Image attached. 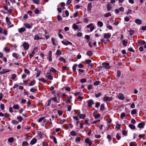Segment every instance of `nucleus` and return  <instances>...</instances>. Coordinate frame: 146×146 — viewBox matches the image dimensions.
<instances>
[{
    "mask_svg": "<svg viewBox=\"0 0 146 146\" xmlns=\"http://www.w3.org/2000/svg\"><path fill=\"white\" fill-rule=\"evenodd\" d=\"M94 104V101L92 100H90L88 102V106L89 107H91Z\"/></svg>",
    "mask_w": 146,
    "mask_h": 146,
    "instance_id": "20e7f679",
    "label": "nucleus"
},
{
    "mask_svg": "<svg viewBox=\"0 0 146 146\" xmlns=\"http://www.w3.org/2000/svg\"><path fill=\"white\" fill-rule=\"evenodd\" d=\"M78 66L77 64H75L72 67L73 68V71L75 72L76 71V67Z\"/></svg>",
    "mask_w": 146,
    "mask_h": 146,
    "instance_id": "ea45409f",
    "label": "nucleus"
},
{
    "mask_svg": "<svg viewBox=\"0 0 146 146\" xmlns=\"http://www.w3.org/2000/svg\"><path fill=\"white\" fill-rule=\"evenodd\" d=\"M121 72L120 71L118 70L117 72V76L118 77H119L121 75Z\"/></svg>",
    "mask_w": 146,
    "mask_h": 146,
    "instance_id": "6e6d98bb",
    "label": "nucleus"
},
{
    "mask_svg": "<svg viewBox=\"0 0 146 146\" xmlns=\"http://www.w3.org/2000/svg\"><path fill=\"white\" fill-rule=\"evenodd\" d=\"M37 141V140L36 138H34L31 140V141L30 143L31 145H33Z\"/></svg>",
    "mask_w": 146,
    "mask_h": 146,
    "instance_id": "1a4fd4ad",
    "label": "nucleus"
},
{
    "mask_svg": "<svg viewBox=\"0 0 146 146\" xmlns=\"http://www.w3.org/2000/svg\"><path fill=\"white\" fill-rule=\"evenodd\" d=\"M127 43V41H126L125 40H124L123 41V45L125 46H126V44Z\"/></svg>",
    "mask_w": 146,
    "mask_h": 146,
    "instance_id": "37998d69",
    "label": "nucleus"
},
{
    "mask_svg": "<svg viewBox=\"0 0 146 146\" xmlns=\"http://www.w3.org/2000/svg\"><path fill=\"white\" fill-rule=\"evenodd\" d=\"M92 8V4L91 3H89L88 5L87 10L88 11H90Z\"/></svg>",
    "mask_w": 146,
    "mask_h": 146,
    "instance_id": "ddd939ff",
    "label": "nucleus"
},
{
    "mask_svg": "<svg viewBox=\"0 0 146 146\" xmlns=\"http://www.w3.org/2000/svg\"><path fill=\"white\" fill-rule=\"evenodd\" d=\"M136 113L137 111L135 109L131 111L132 114H135Z\"/></svg>",
    "mask_w": 146,
    "mask_h": 146,
    "instance_id": "de8ad7c7",
    "label": "nucleus"
},
{
    "mask_svg": "<svg viewBox=\"0 0 146 146\" xmlns=\"http://www.w3.org/2000/svg\"><path fill=\"white\" fill-rule=\"evenodd\" d=\"M17 119L19 120V122L21 121L23 119L22 117L21 116H18Z\"/></svg>",
    "mask_w": 146,
    "mask_h": 146,
    "instance_id": "a18cd8bd",
    "label": "nucleus"
},
{
    "mask_svg": "<svg viewBox=\"0 0 146 146\" xmlns=\"http://www.w3.org/2000/svg\"><path fill=\"white\" fill-rule=\"evenodd\" d=\"M128 51H130V52H135V50L133 49L132 48H131V47L130 48H129L128 49Z\"/></svg>",
    "mask_w": 146,
    "mask_h": 146,
    "instance_id": "864d4df0",
    "label": "nucleus"
},
{
    "mask_svg": "<svg viewBox=\"0 0 146 146\" xmlns=\"http://www.w3.org/2000/svg\"><path fill=\"white\" fill-rule=\"evenodd\" d=\"M131 122L132 123L134 124L136 123V121L134 119H132L131 120Z\"/></svg>",
    "mask_w": 146,
    "mask_h": 146,
    "instance_id": "774afa93",
    "label": "nucleus"
},
{
    "mask_svg": "<svg viewBox=\"0 0 146 146\" xmlns=\"http://www.w3.org/2000/svg\"><path fill=\"white\" fill-rule=\"evenodd\" d=\"M86 115L85 114H80L79 115V117L81 119H84L86 117Z\"/></svg>",
    "mask_w": 146,
    "mask_h": 146,
    "instance_id": "2f4dec72",
    "label": "nucleus"
},
{
    "mask_svg": "<svg viewBox=\"0 0 146 146\" xmlns=\"http://www.w3.org/2000/svg\"><path fill=\"white\" fill-rule=\"evenodd\" d=\"M43 39L41 37H40L38 35H36L35 36L34 39L35 40H38V39Z\"/></svg>",
    "mask_w": 146,
    "mask_h": 146,
    "instance_id": "f8f14e48",
    "label": "nucleus"
},
{
    "mask_svg": "<svg viewBox=\"0 0 146 146\" xmlns=\"http://www.w3.org/2000/svg\"><path fill=\"white\" fill-rule=\"evenodd\" d=\"M85 37L88 41H89L90 39V36L88 35H86L85 36Z\"/></svg>",
    "mask_w": 146,
    "mask_h": 146,
    "instance_id": "bf43d9fd",
    "label": "nucleus"
},
{
    "mask_svg": "<svg viewBox=\"0 0 146 146\" xmlns=\"http://www.w3.org/2000/svg\"><path fill=\"white\" fill-rule=\"evenodd\" d=\"M72 98V96H70L69 97V98L66 101V103L67 104L70 103L71 102L70 100Z\"/></svg>",
    "mask_w": 146,
    "mask_h": 146,
    "instance_id": "79ce46f5",
    "label": "nucleus"
},
{
    "mask_svg": "<svg viewBox=\"0 0 146 146\" xmlns=\"http://www.w3.org/2000/svg\"><path fill=\"white\" fill-rule=\"evenodd\" d=\"M129 126L131 129H134L135 128V126L132 124H129Z\"/></svg>",
    "mask_w": 146,
    "mask_h": 146,
    "instance_id": "393cba45",
    "label": "nucleus"
},
{
    "mask_svg": "<svg viewBox=\"0 0 146 146\" xmlns=\"http://www.w3.org/2000/svg\"><path fill=\"white\" fill-rule=\"evenodd\" d=\"M102 65L106 69H109L110 68V67L109 66L110 64L108 63L104 62L103 63Z\"/></svg>",
    "mask_w": 146,
    "mask_h": 146,
    "instance_id": "7ed1b4c3",
    "label": "nucleus"
},
{
    "mask_svg": "<svg viewBox=\"0 0 146 146\" xmlns=\"http://www.w3.org/2000/svg\"><path fill=\"white\" fill-rule=\"evenodd\" d=\"M105 109V107L103 104H102L100 106V110H104Z\"/></svg>",
    "mask_w": 146,
    "mask_h": 146,
    "instance_id": "72a5a7b5",
    "label": "nucleus"
},
{
    "mask_svg": "<svg viewBox=\"0 0 146 146\" xmlns=\"http://www.w3.org/2000/svg\"><path fill=\"white\" fill-rule=\"evenodd\" d=\"M24 71L27 74H29L30 73V71L27 69H25Z\"/></svg>",
    "mask_w": 146,
    "mask_h": 146,
    "instance_id": "69168bd1",
    "label": "nucleus"
},
{
    "mask_svg": "<svg viewBox=\"0 0 146 146\" xmlns=\"http://www.w3.org/2000/svg\"><path fill=\"white\" fill-rule=\"evenodd\" d=\"M46 77L50 80H52L53 78V77L50 75H46Z\"/></svg>",
    "mask_w": 146,
    "mask_h": 146,
    "instance_id": "5701e85b",
    "label": "nucleus"
},
{
    "mask_svg": "<svg viewBox=\"0 0 146 146\" xmlns=\"http://www.w3.org/2000/svg\"><path fill=\"white\" fill-rule=\"evenodd\" d=\"M23 46L24 49L25 50H27L28 49L29 45L26 42H25L23 44Z\"/></svg>",
    "mask_w": 146,
    "mask_h": 146,
    "instance_id": "f03ea898",
    "label": "nucleus"
},
{
    "mask_svg": "<svg viewBox=\"0 0 146 146\" xmlns=\"http://www.w3.org/2000/svg\"><path fill=\"white\" fill-rule=\"evenodd\" d=\"M61 42L63 44L65 45H67L68 44L72 45V43L71 42H69L66 39L64 40V41H62Z\"/></svg>",
    "mask_w": 146,
    "mask_h": 146,
    "instance_id": "f257e3e1",
    "label": "nucleus"
},
{
    "mask_svg": "<svg viewBox=\"0 0 146 146\" xmlns=\"http://www.w3.org/2000/svg\"><path fill=\"white\" fill-rule=\"evenodd\" d=\"M98 24L101 27L103 26V23L101 21H99L98 22Z\"/></svg>",
    "mask_w": 146,
    "mask_h": 146,
    "instance_id": "c756f323",
    "label": "nucleus"
},
{
    "mask_svg": "<svg viewBox=\"0 0 146 146\" xmlns=\"http://www.w3.org/2000/svg\"><path fill=\"white\" fill-rule=\"evenodd\" d=\"M24 25L25 27L28 29H30L32 28V26L29 24L27 23H25L24 24Z\"/></svg>",
    "mask_w": 146,
    "mask_h": 146,
    "instance_id": "a211bd4d",
    "label": "nucleus"
},
{
    "mask_svg": "<svg viewBox=\"0 0 146 146\" xmlns=\"http://www.w3.org/2000/svg\"><path fill=\"white\" fill-rule=\"evenodd\" d=\"M137 42L138 44L140 45H143L145 43V42L144 40H139Z\"/></svg>",
    "mask_w": 146,
    "mask_h": 146,
    "instance_id": "423d86ee",
    "label": "nucleus"
},
{
    "mask_svg": "<svg viewBox=\"0 0 146 146\" xmlns=\"http://www.w3.org/2000/svg\"><path fill=\"white\" fill-rule=\"evenodd\" d=\"M72 27L73 29L76 30L78 29V26L75 24H73Z\"/></svg>",
    "mask_w": 146,
    "mask_h": 146,
    "instance_id": "6ab92c4d",
    "label": "nucleus"
},
{
    "mask_svg": "<svg viewBox=\"0 0 146 146\" xmlns=\"http://www.w3.org/2000/svg\"><path fill=\"white\" fill-rule=\"evenodd\" d=\"M11 122L14 125H17L18 123V121L16 120H12Z\"/></svg>",
    "mask_w": 146,
    "mask_h": 146,
    "instance_id": "cd10ccee",
    "label": "nucleus"
},
{
    "mask_svg": "<svg viewBox=\"0 0 146 146\" xmlns=\"http://www.w3.org/2000/svg\"><path fill=\"white\" fill-rule=\"evenodd\" d=\"M59 60L60 61H62L64 63H65L66 62L65 60L62 57H60L59 58Z\"/></svg>",
    "mask_w": 146,
    "mask_h": 146,
    "instance_id": "a878e982",
    "label": "nucleus"
},
{
    "mask_svg": "<svg viewBox=\"0 0 146 146\" xmlns=\"http://www.w3.org/2000/svg\"><path fill=\"white\" fill-rule=\"evenodd\" d=\"M61 54V52L59 50H57L56 52V55L57 56H59Z\"/></svg>",
    "mask_w": 146,
    "mask_h": 146,
    "instance_id": "473e14b6",
    "label": "nucleus"
},
{
    "mask_svg": "<svg viewBox=\"0 0 146 146\" xmlns=\"http://www.w3.org/2000/svg\"><path fill=\"white\" fill-rule=\"evenodd\" d=\"M80 82L82 83H84L86 82V80L85 78H83L80 80Z\"/></svg>",
    "mask_w": 146,
    "mask_h": 146,
    "instance_id": "c03bdc74",
    "label": "nucleus"
},
{
    "mask_svg": "<svg viewBox=\"0 0 146 146\" xmlns=\"http://www.w3.org/2000/svg\"><path fill=\"white\" fill-rule=\"evenodd\" d=\"M129 32V34L131 35H133V33H134V31L132 30H130Z\"/></svg>",
    "mask_w": 146,
    "mask_h": 146,
    "instance_id": "052dcab7",
    "label": "nucleus"
},
{
    "mask_svg": "<svg viewBox=\"0 0 146 146\" xmlns=\"http://www.w3.org/2000/svg\"><path fill=\"white\" fill-rule=\"evenodd\" d=\"M145 125V124L144 123H141L138 124V127L139 128H143Z\"/></svg>",
    "mask_w": 146,
    "mask_h": 146,
    "instance_id": "9b49d317",
    "label": "nucleus"
},
{
    "mask_svg": "<svg viewBox=\"0 0 146 146\" xmlns=\"http://www.w3.org/2000/svg\"><path fill=\"white\" fill-rule=\"evenodd\" d=\"M38 80L39 81H41L44 83H45L46 82V81L45 80L44 78H43L39 79H38Z\"/></svg>",
    "mask_w": 146,
    "mask_h": 146,
    "instance_id": "a19ab883",
    "label": "nucleus"
},
{
    "mask_svg": "<svg viewBox=\"0 0 146 146\" xmlns=\"http://www.w3.org/2000/svg\"><path fill=\"white\" fill-rule=\"evenodd\" d=\"M50 99L51 100H53L54 102H56V103H58L60 102V100L59 99L58 100L56 96H55L53 98H51Z\"/></svg>",
    "mask_w": 146,
    "mask_h": 146,
    "instance_id": "39448f33",
    "label": "nucleus"
},
{
    "mask_svg": "<svg viewBox=\"0 0 146 146\" xmlns=\"http://www.w3.org/2000/svg\"><path fill=\"white\" fill-rule=\"evenodd\" d=\"M107 28L109 30H112L113 29L112 27L110 25H107Z\"/></svg>",
    "mask_w": 146,
    "mask_h": 146,
    "instance_id": "13d9d810",
    "label": "nucleus"
},
{
    "mask_svg": "<svg viewBox=\"0 0 146 146\" xmlns=\"http://www.w3.org/2000/svg\"><path fill=\"white\" fill-rule=\"evenodd\" d=\"M111 35L109 33L105 34L104 35V37L106 38H108L110 37Z\"/></svg>",
    "mask_w": 146,
    "mask_h": 146,
    "instance_id": "4468645a",
    "label": "nucleus"
},
{
    "mask_svg": "<svg viewBox=\"0 0 146 146\" xmlns=\"http://www.w3.org/2000/svg\"><path fill=\"white\" fill-rule=\"evenodd\" d=\"M135 143L131 142L129 144L130 146H137L136 145Z\"/></svg>",
    "mask_w": 146,
    "mask_h": 146,
    "instance_id": "58836bf2",
    "label": "nucleus"
},
{
    "mask_svg": "<svg viewBox=\"0 0 146 146\" xmlns=\"http://www.w3.org/2000/svg\"><path fill=\"white\" fill-rule=\"evenodd\" d=\"M101 95V93L100 92H99L98 94H95V96L96 98H98L100 97Z\"/></svg>",
    "mask_w": 146,
    "mask_h": 146,
    "instance_id": "e433bc0d",
    "label": "nucleus"
},
{
    "mask_svg": "<svg viewBox=\"0 0 146 146\" xmlns=\"http://www.w3.org/2000/svg\"><path fill=\"white\" fill-rule=\"evenodd\" d=\"M28 145V143L26 141H24L22 144L23 146H27Z\"/></svg>",
    "mask_w": 146,
    "mask_h": 146,
    "instance_id": "09e8293b",
    "label": "nucleus"
},
{
    "mask_svg": "<svg viewBox=\"0 0 146 146\" xmlns=\"http://www.w3.org/2000/svg\"><path fill=\"white\" fill-rule=\"evenodd\" d=\"M5 19L6 20V22L7 24L9 25H10L11 24V23L9 21V18L8 17H7L5 18Z\"/></svg>",
    "mask_w": 146,
    "mask_h": 146,
    "instance_id": "dca6fc26",
    "label": "nucleus"
},
{
    "mask_svg": "<svg viewBox=\"0 0 146 146\" xmlns=\"http://www.w3.org/2000/svg\"><path fill=\"white\" fill-rule=\"evenodd\" d=\"M103 100L105 102L110 101L112 100V99L111 98H108L107 96H105Z\"/></svg>",
    "mask_w": 146,
    "mask_h": 146,
    "instance_id": "0eeeda50",
    "label": "nucleus"
},
{
    "mask_svg": "<svg viewBox=\"0 0 146 146\" xmlns=\"http://www.w3.org/2000/svg\"><path fill=\"white\" fill-rule=\"evenodd\" d=\"M36 82L35 80L31 81L29 84V86H33L34 85L35 83Z\"/></svg>",
    "mask_w": 146,
    "mask_h": 146,
    "instance_id": "4be33fe9",
    "label": "nucleus"
},
{
    "mask_svg": "<svg viewBox=\"0 0 146 146\" xmlns=\"http://www.w3.org/2000/svg\"><path fill=\"white\" fill-rule=\"evenodd\" d=\"M0 108L2 110H3L5 108L4 105L3 104H1L0 105Z\"/></svg>",
    "mask_w": 146,
    "mask_h": 146,
    "instance_id": "3c124183",
    "label": "nucleus"
},
{
    "mask_svg": "<svg viewBox=\"0 0 146 146\" xmlns=\"http://www.w3.org/2000/svg\"><path fill=\"white\" fill-rule=\"evenodd\" d=\"M1 33H4L5 35H7V31L6 29H4L3 30L2 29Z\"/></svg>",
    "mask_w": 146,
    "mask_h": 146,
    "instance_id": "bb28decb",
    "label": "nucleus"
},
{
    "mask_svg": "<svg viewBox=\"0 0 146 146\" xmlns=\"http://www.w3.org/2000/svg\"><path fill=\"white\" fill-rule=\"evenodd\" d=\"M135 22L136 24L138 25H140L141 23V21L139 19H137L135 20Z\"/></svg>",
    "mask_w": 146,
    "mask_h": 146,
    "instance_id": "2eb2a0df",
    "label": "nucleus"
},
{
    "mask_svg": "<svg viewBox=\"0 0 146 146\" xmlns=\"http://www.w3.org/2000/svg\"><path fill=\"white\" fill-rule=\"evenodd\" d=\"M86 54L89 56H90L92 54V52L91 51H89L87 52Z\"/></svg>",
    "mask_w": 146,
    "mask_h": 146,
    "instance_id": "7c9ffc66",
    "label": "nucleus"
},
{
    "mask_svg": "<svg viewBox=\"0 0 146 146\" xmlns=\"http://www.w3.org/2000/svg\"><path fill=\"white\" fill-rule=\"evenodd\" d=\"M70 134L72 136H75L76 135V133L74 131H71L70 132Z\"/></svg>",
    "mask_w": 146,
    "mask_h": 146,
    "instance_id": "4c0bfd02",
    "label": "nucleus"
},
{
    "mask_svg": "<svg viewBox=\"0 0 146 146\" xmlns=\"http://www.w3.org/2000/svg\"><path fill=\"white\" fill-rule=\"evenodd\" d=\"M118 64L121 68H122L124 66V65L120 62H118Z\"/></svg>",
    "mask_w": 146,
    "mask_h": 146,
    "instance_id": "f704fd0d",
    "label": "nucleus"
},
{
    "mask_svg": "<svg viewBox=\"0 0 146 146\" xmlns=\"http://www.w3.org/2000/svg\"><path fill=\"white\" fill-rule=\"evenodd\" d=\"M116 128L118 129H119L120 128V125L119 124H117L116 126Z\"/></svg>",
    "mask_w": 146,
    "mask_h": 146,
    "instance_id": "680f3d73",
    "label": "nucleus"
},
{
    "mask_svg": "<svg viewBox=\"0 0 146 146\" xmlns=\"http://www.w3.org/2000/svg\"><path fill=\"white\" fill-rule=\"evenodd\" d=\"M13 108L15 109L18 110L19 109V106L18 105H15L13 106Z\"/></svg>",
    "mask_w": 146,
    "mask_h": 146,
    "instance_id": "b1692460",
    "label": "nucleus"
},
{
    "mask_svg": "<svg viewBox=\"0 0 146 146\" xmlns=\"http://www.w3.org/2000/svg\"><path fill=\"white\" fill-rule=\"evenodd\" d=\"M44 119L45 117H41L38 119V121L39 122H42V120H44Z\"/></svg>",
    "mask_w": 146,
    "mask_h": 146,
    "instance_id": "603ef678",
    "label": "nucleus"
},
{
    "mask_svg": "<svg viewBox=\"0 0 146 146\" xmlns=\"http://www.w3.org/2000/svg\"><path fill=\"white\" fill-rule=\"evenodd\" d=\"M111 16V14L110 13H106L104 15V16L105 17H108L109 16Z\"/></svg>",
    "mask_w": 146,
    "mask_h": 146,
    "instance_id": "aec40b11",
    "label": "nucleus"
},
{
    "mask_svg": "<svg viewBox=\"0 0 146 146\" xmlns=\"http://www.w3.org/2000/svg\"><path fill=\"white\" fill-rule=\"evenodd\" d=\"M25 30L24 28H21L19 29V32L20 33H22L25 31Z\"/></svg>",
    "mask_w": 146,
    "mask_h": 146,
    "instance_id": "f3484780",
    "label": "nucleus"
},
{
    "mask_svg": "<svg viewBox=\"0 0 146 146\" xmlns=\"http://www.w3.org/2000/svg\"><path fill=\"white\" fill-rule=\"evenodd\" d=\"M2 71H3V74H4L5 73H6L7 72H9L10 71V70H6L5 69H3L2 70Z\"/></svg>",
    "mask_w": 146,
    "mask_h": 146,
    "instance_id": "8fccbe9b",
    "label": "nucleus"
},
{
    "mask_svg": "<svg viewBox=\"0 0 146 146\" xmlns=\"http://www.w3.org/2000/svg\"><path fill=\"white\" fill-rule=\"evenodd\" d=\"M127 133V132L125 130L122 131V133L123 135H125Z\"/></svg>",
    "mask_w": 146,
    "mask_h": 146,
    "instance_id": "5fc2aeb1",
    "label": "nucleus"
},
{
    "mask_svg": "<svg viewBox=\"0 0 146 146\" xmlns=\"http://www.w3.org/2000/svg\"><path fill=\"white\" fill-rule=\"evenodd\" d=\"M5 50L6 52H9L10 50V49L8 47H6L5 48Z\"/></svg>",
    "mask_w": 146,
    "mask_h": 146,
    "instance_id": "338daca9",
    "label": "nucleus"
},
{
    "mask_svg": "<svg viewBox=\"0 0 146 146\" xmlns=\"http://www.w3.org/2000/svg\"><path fill=\"white\" fill-rule=\"evenodd\" d=\"M49 70L50 71L54 73L56 71V70L52 67Z\"/></svg>",
    "mask_w": 146,
    "mask_h": 146,
    "instance_id": "c9c22d12",
    "label": "nucleus"
},
{
    "mask_svg": "<svg viewBox=\"0 0 146 146\" xmlns=\"http://www.w3.org/2000/svg\"><path fill=\"white\" fill-rule=\"evenodd\" d=\"M125 116V114L124 113H123L121 114L120 115V117L121 119H123Z\"/></svg>",
    "mask_w": 146,
    "mask_h": 146,
    "instance_id": "4d7b16f0",
    "label": "nucleus"
},
{
    "mask_svg": "<svg viewBox=\"0 0 146 146\" xmlns=\"http://www.w3.org/2000/svg\"><path fill=\"white\" fill-rule=\"evenodd\" d=\"M118 97L119 99L121 100H123L124 99L123 95L121 93L119 94Z\"/></svg>",
    "mask_w": 146,
    "mask_h": 146,
    "instance_id": "6e6552de",
    "label": "nucleus"
},
{
    "mask_svg": "<svg viewBox=\"0 0 146 146\" xmlns=\"http://www.w3.org/2000/svg\"><path fill=\"white\" fill-rule=\"evenodd\" d=\"M14 141L13 137H10L8 139V141L10 143H12Z\"/></svg>",
    "mask_w": 146,
    "mask_h": 146,
    "instance_id": "c85d7f7f",
    "label": "nucleus"
},
{
    "mask_svg": "<svg viewBox=\"0 0 146 146\" xmlns=\"http://www.w3.org/2000/svg\"><path fill=\"white\" fill-rule=\"evenodd\" d=\"M116 138L118 140H119L121 139V137L118 134H117L116 136Z\"/></svg>",
    "mask_w": 146,
    "mask_h": 146,
    "instance_id": "0e129e2a",
    "label": "nucleus"
},
{
    "mask_svg": "<svg viewBox=\"0 0 146 146\" xmlns=\"http://www.w3.org/2000/svg\"><path fill=\"white\" fill-rule=\"evenodd\" d=\"M62 69L64 70H67L68 69V68L66 66H63L62 67Z\"/></svg>",
    "mask_w": 146,
    "mask_h": 146,
    "instance_id": "e2e57ef3",
    "label": "nucleus"
},
{
    "mask_svg": "<svg viewBox=\"0 0 146 146\" xmlns=\"http://www.w3.org/2000/svg\"><path fill=\"white\" fill-rule=\"evenodd\" d=\"M107 10L108 11H109L111 10V5L110 4H108L107 5Z\"/></svg>",
    "mask_w": 146,
    "mask_h": 146,
    "instance_id": "412c9836",
    "label": "nucleus"
},
{
    "mask_svg": "<svg viewBox=\"0 0 146 146\" xmlns=\"http://www.w3.org/2000/svg\"><path fill=\"white\" fill-rule=\"evenodd\" d=\"M52 138L53 139V141L56 144L57 143V142L56 141V138L54 137V136H52Z\"/></svg>",
    "mask_w": 146,
    "mask_h": 146,
    "instance_id": "49530a36",
    "label": "nucleus"
},
{
    "mask_svg": "<svg viewBox=\"0 0 146 146\" xmlns=\"http://www.w3.org/2000/svg\"><path fill=\"white\" fill-rule=\"evenodd\" d=\"M85 142L86 143H88L89 146H90L92 144L91 141H90V139L88 138L86 139L85 140Z\"/></svg>",
    "mask_w": 146,
    "mask_h": 146,
    "instance_id": "9d476101",
    "label": "nucleus"
}]
</instances>
